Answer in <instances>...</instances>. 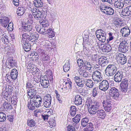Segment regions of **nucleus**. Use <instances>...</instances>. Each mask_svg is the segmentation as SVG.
<instances>
[{"instance_id": "f257e3e1", "label": "nucleus", "mask_w": 131, "mask_h": 131, "mask_svg": "<svg viewBox=\"0 0 131 131\" xmlns=\"http://www.w3.org/2000/svg\"><path fill=\"white\" fill-rule=\"evenodd\" d=\"M116 71L117 68L114 64L109 65L105 70L106 74L108 77L113 76Z\"/></svg>"}, {"instance_id": "f03ea898", "label": "nucleus", "mask_w": 131, "mask_h": 131, "mask_svg": "<svg viewBox=\"0 0 131 131\" xmlns=\"http://www.w3.org/2000/svg\"><path fill=\"white\" fill-rule=\"evenodd\" d=\"M112 100L110 99H107L104 100L102 103L104 110L106 112L112 111Z\"/></svg>"}, {"instance_id": "7ed1b4c3", "label": "nucleus", "mask_w": 131, "mask_h": 131, "mask_svg": "<svg viewBox=\"0 0 131 131\" xmlns=\"http://www.w3.org/2000/svg\"><path fill=\"white\" fill-rule=\"evenodd\" d=\"M116 59L118 62L121 64L124 65L127 62V58L124 54L121 53H116Z\"/></svg>"}, {"instance_id": "20e7f679", "label": "nucleus", "mask_w": 131, "mask_h": 131, "mask_svg": "<svg viewBox=\"0 0 131 131\" xmlns=\"http://www.w3.org/2000/svg\"><path fill=\"white\" fill-rule=\"evenodd\" d=\"M128 44L126 41L124 40L120 43L118 47V50L120 52L124 53L128 51Z\"/></svg>"}, {"instance_id": "39448f33", "label": "nucleus", "mask_w": 131, "mask_h": 131, "mask_svg": "<svg viewBox=\"0 0 131 131\" xmlns=\"http://www.w3.org/2000/svg\"><path fill=\"white\" fill-rule=\"evenodd\" d=\"M94 103V105H92L88 109V112L90 114L94 115L96 114L97 111L99 109V104L97 102H95Z\"/></svg>"}, {"instance_id": "423d86ee", "label": "nucleus", "mask_w": 131, "mask_h": 131, "mask_svg": "<svg viewBox=\"0 0 131 131\" xmlns=\"http://www.w3.org/2000/svg\"><path fill=\"white\" fill-rule=\"evenodd\" d=\"M43 105L47 108L50 107L51 106V96L49 94H47L44 96L43 98Z\"/></svg>"}, {"instance_id": "0eeeda50", "label": "nucleus", "mask_w": 131, "mask_h": 131, "mask_svg": "<svg viewBox=\"0 0 131 131\" xmlns=\"http://www.w3.org/2000/svg\"><path fill=\"white\" fill-rule=\"evenodd\" d=\"M92 79L96 83L100 82L102 80L101 73L96 71L93 72L92 75Z\"/></svg>"}, {"instance_id": "6e6552de", "label": "nucleus", "mask_w": 131, "mask_h": 131, "mask_svg": "<svg viewBox=\"0 0 131 131\" xmlns=\"http://www.w3.org/2000/svg\"><path fill=\"white\" fill-rule=\"evenodd\" d=\"M99 89L103 91H106L109 88V84L106 80H103L99 83Z\"/></svg>"}, {"instance_id": "1a4fd4ad", "label": "nucleus", "mask_w": 131, "mask_h": 131, "mask_svg": "<svg viewBox=\"0 0 131 131\" xmlns=\"http://www.w3.org/2000/svg\"><path fill=\"white\" fill-rule=\"evenodd\" d=\"M109 94L114 99L117 98L119 95V92L117 88L115 87H112L110 89Z\"/></svg>"}, {"instance_id": "9d476101", "label": "nucleus", "mask_w": 131, "mask_h": 131, "mask_svg": "<svg viewBox=\"0 0 131 131\" xmlns=\"http://www.w3.org/2000/svg\"><path fill=\"white\" fill-rule=\"evenodd\" d=\"M128 84V81L126 79H124L122 81L120 84L121 90L122 92L125 93L127 92Z\"/></svg>"}, {"instance_id": "9b49d317", "label": "nucleus", "mask_w": 131, "mask_h": 131, "mask_svg": "<svg viewBox=\"0 0 131 131\" xmlns=\"http://www.w3.org/2000/svg\"><path fill=\"white\" fill-rule=\"evenodd\" d=\"M30 16L29 15L30 19L28 20V24H25V26H23L22 27L23 29L22 30L21 29V31L23 30V32L25 30L29 31L32 30V26L31 24L33 23V21L32 20V18H30Z\"/></svg>"}, {"instance_id": "f8f14e48", "label": "nucleus", "mask_w": 131, "mask_h": 131, "mask_svg": "<svg viewBox=\"0 0 131 131\" xmlns=\"http://www.w3.org/2000/svg\"><path fill=\"white\" fill-rule=\"evenodd\" d=\"M37 88L36 87L32 89H29L27 90V93L29 98L31 99L36 97L37 95L36 94L37 93Z\"/></svg>"}, {"instance_id": "ddd939ff", "label": "nucleus", "mask_w": 131, "mask_h": 131, "mask_svg": "<svg viewBox=\"0 0 131 131\" xmlns=\"http://www.w3.org/2000/svg\"><path fill=\"white\" fill-rule=\"evenodd\" d=\"M32 100L33 101H34V104H35L37 107L41 106L42 104V98L41 96L40 95H37L36 97H35L34 99H33Z\"/></svg>"}, {"instance_id": "4468645a", "label": "nucleus", "mask_w": 131, "mask_h": 131, "mask_svg": "<svg viewBox=\"0 0 131 131\" xmlns=\"http://www.w3.org/2000/svg\"><path fill=\"white\" fill-rule=\"evenodd\" d=\"M40 82L41 86L44 88H48L50 84L48 78L46 77L45 76L43 79L40 78Z\"/></svg>"}, {"instance_id": "2eb2a0df", "label": "nucleus", "mask_w": 131, "mask_h": 131, "mask_svg": "<svg viewBox=\"0 0 131 131\" xmlns=\"http://www.w3.org/2000/svg\"><path fill=\"white\" fill-rule=\"evenodd\" d=\"M6 64L8 68H10L16 65L15 60L11 58H9L7 60Z\"/></svg>"}, {"instance_id": "dca6fc26", "label": "nucleus", "mask_w": 131, "mask_h": 131, "mask_svg": "<svg viewBox=\"0 0 131 131\" xmlns=\"http://www.w3.org/2000/svg\"><path fill=\"white\" fill-rule=\"evenodd\" d=\"M123 76V72L118 71L114 75V80L116 82L119 83L121 81Z\"/></svg>"}, {"instance_id": "f3484780", "label": "nucleus", "mask_w": 131, "mask_h": 131, "mask_svg": "<svg viewBox=\"0 0 131 131\" xmlns=\"http://www.w3.org/2000/svg\"><path fill=\"white\" fill-rule=\"evenodd\" d=\"M9 22V19L8 17L3 16H2L1 18L0 19V23L3 27H6Z\"/></svg>"}, {"instance_id": "a211bd4d", "label": "nucleus", "mask_w": 131, "mask_h": 131, "mask_svg": "<svg viewBox=\"0 0 131 131\" xmlns=\"http://www.w3.org/2000/svg\"><path fill=\"white\" fill-rule=\"evenodd\" d=\"M114 6L116 8L121 9L123 7H125L123 0H117L114 2Z\"/></svg>"}, {"instance_id": "6ab92c4d", "label": "nucleus", "mask_w": 131, "mask_h": 131, "mask_svg": "<svg viewBox=\"0 0 131 131\" xmlns=\"http://www.w3.org/2000/svg\"><path fill=\"white\" fill-rule=\"evenodd\" d=\"M121 14L124 16H128L131 14V6H128L124 9L121 12Z\"/></svg>"}, {"instance_id": "aec40b11", "label": "nucleus", "mask_w": 131, "mask_h": 131, "mask_svg": "<svg viewBox=\"0 0 131 131\" xmlns=\"http://www.w3.org/2000/svg\"><path fill=\"white\" fill-rule=\"evenodd\" d=\"M120 32L123 37H127L129 35L130 31L128 27H125L121 29Z\"/></svg>"}, {"instance_id": "412c9836", "label": "nucleus", "mask_w": 131, "mask_h": 131, "mask_svg": "<svg viewBox=\"0 0 131 131\" xmlns=\"http://www.w3.org/2000/svg\"><path fill=\"white\" fill-rule=\"evenodd\" d=\"M42 28H40L38 32L40 34L45 35L46 34L47 28L49 26L48 24H43L42 25Z\"/></svg>"}, {"instance_id": "4be33fe9", "label": "nucleus", "mask_w": 131, "mask_h": 131, "mask_svg": "<svg viewBox=\"0 0 131 131\" xmlns=\"http://www.w3.org/2000/svg\"><path fill=\"white\" fill-rule=\"evenodd\" d=\"M19 30L20 33L22 35V38L23 40L25 41V42H29L30 35H29L27 33H24L23 34V30L21 31V29L20 28H19Z\"/></svg>"}, {"instance_id": "5701e85b", "label": "nucleus", "mask_w": 131, "mask_h": 131, "mask_svg": "<svg viewBox=\"0 0 131 131\" xmlns=\"http://www.w3.org/2000/svg\"><path fill=\"white\" fill-rule=\"evenodd\" d=\"M106 115V114L104 110L99 109L96 114L97 117L102 119H104L105 118Z\"/></svg>"}, {"instance_id": "b1692460", "label": "nucleus", "mask_w": 131, "mask_h": 131, "mask_svg": "<svg viewBox=\"0 0 131 131\" xmlns=\"http://www.w3.org/2000/svg\"><path fill=\"white\" fill-rule=\"evenodd\" d=\"M107 59L106 57H102L99 59L98 62L101 67H104L107 64Z\"/></svg>"}, {"instance_id": "393cba45", "label": "nucleus", "mask_w": 131, "mask_h": 131, "mask_svg": "<svg viewBox=\"0 0 131 131\" xmlns=\"http://www.w3.org/2000/svg\"><path fill=\"white\" fill-rule=\"evenodd\" d=\"M103 47H100V49L102 51L108 52H110L112 49V47L110 45L104 44L102 45Z\"/></svg>"}, {"instance_id": "a878e982", "label": "nucleus", "mask_w": 131, "mask_h": 131, "mask_svg": "<svg viewBox=\"0 0 131 131\" xmlns=\"http://www.w3.org/2000/svg\"><path fill=\"white\" fill-rule=\"evenodd\" d=\"M13 107L8 102L5 101L3 104V106L1 108V110L5 111H7L12 109Z\"/></svg>"}, {"instance_id": "bb28decb", "label": "nucleus", "mask_w": 131, "mask_h": 131, "mask_svg": "<svg viewBox=\"0 0 131 131\" xmlns=\"http://www.w3.org/2000/svg\"><path fill=\"white\" fill-rule=\"evenodd\" d=\"M30 34L29 41L32 42L33 43L35 42V41L37 40L39 38V35L36 33H31Z\"/></svg>"}, {"instance_id": "cd10ccee", "label": "nucleus", "mask_w": 131, "mask_h": 131, "mask_svg": "<svg viewBox=\"0 0 131 131\" xmlns=\"http://www.w3.org/2000/svg\"><path fill=\"white\" fill-rule=\"evenodd\" d=\"M66 85H67L69 86V88H68L67 87H63L62 88V90L63 91L62 92H64L65 93H67L69 92L70 90H71V89L72 87V82L71 81H68V82H66L65 83Z\"/></svg>"}, {"instance_id": "c85d7f7f", "label": "nucleus", "mask_w": 131, "mask_h": 131, "mask_svg": "<svg viewBox=\"0 0 131 131\" xmlns=\"http://www.w3.org/2000/svg\"><path fill=\"white\" fill-rule=\"evenodd\" d=\"M18 73L17 70L15 69H14L11 70L10 72V79L15 80L17 77Z\"/></svg>"}, {"instance_id": "c756f323", "label": "nucleus", "mask_w": 131, "mask_h": 131, "mask_svg": "<svg viewBox=\"0 0 131 131\" xmlns=\"http://www.w3.org/2000/svg\"><path fill=\"white\" fill-rule=\"evenodd\" d=\"M74 103L77 105H79L82 104V99L80 95H77L75 97Z\"/></svg>"}, {"instance_id": "7c9ffc66", "label": "nucleus", "mask_w": 131, "mask_h": 131, "mask_svg": "<svg viewBox=\"0 0 131 131\" xmlns=\"http://www.w3.org/2000/svg\"><path fill=\"white\" fill-rule=\"evenodd\" d=\"M27 42H24L23 44V47L24 50L26 52L29 51L31 49V45L30 43Z\"/></svg>"}, {"instance_id": "2f4dec72", "label": "nucleus", "mask_w": 131, "mask_h": 131, "mask_svg": "<svg viewBox=\"0 0 131 131\" xmlns=\"http://www.w3.org/2000/svg\"><path fill=\"white\" fill-rule=\"evenodd\" d=\"M2 36L1 38V40L4 43L7 44L10 41V40L9 39V37L3 34L2 35Z\"/></svg>"}, {"instance_id": "473e14b6", "label": "nucleus", "mask_w": 131, "mask_h": 131, "mask_svg": "<svg viewBox=\"0 0 131 131\" xmlns=\"http://www.w3.org/2000/svg\"><path fill=\"white\" fill-rule=\"evenodd\" d=\"M25 10L26 8L25 7H18L17 11V15L18 16L22 15L24 13Z\"/></svg>"}, {"instance_id": "72a5a7b5", "label": "nucleus", "mask_w": 131, "mask_h": 131, "mask_svg": "<svg viewBox=\"0 0 131 131\" xmlns=\"http://www.w3.org/2000/svg\"><path fill=\"white\" fill-rule=\"evenodd\" d=\"M105 10L106 11L104 12V13L106 15H112L114 13L113 9L111 7L108 6Z\"/></svg>"}, {"instance_id": "f704fd0d", "label": "nucleus", "mask_w": 131, "mask_h": 131, "mask_svg": "<svg viewBox=\"0 0 131 131\" xmlns=\"http://www.w3.org/2000/svg\"><path fill=\"white\" fill-rule=\"evenodd\" d=\"M85 85L88 87L90 88H92L93 85V81L90 79H85Z\"/></svg>"}, {"instance_id": "c9c22d12", "label": "nucleus", "mask_w": 131, "mask_h": 131, "mask_svg": "<svg viewBox=\"0 0 131 131\" xmlns=\"http://www.w3.org/2000/svg\"><path fill=\"white\" fill-rule=\"evenodd\" d=\"M86 127L84 129V131H92L93 130L94 127L93 124L89 123Z\"/></svg>"}, {"instance_id": "e433bc0d", "label": "nucleus", "mask_w": 131, "mask_h": 131, "mask_svg": "<svg viewBox=\"0 0 131 131\" xmlns=\"http://www.w3.org/2000/svg\"><path fill=\"white\" fill-rule=\"evenodd\" d=\"M3 90H5L9 93L11 94V92L14 89L13 87L11 85H8V86L5 85L3 86Z\"/></svg>"}, {"instance_id": "4c0bfd02", "label": "nucleus", "mask_w": 131, "mask_h": 131, "mask_svg": "<svg viewBox=\"0 0 131 131\" xmlns=\"http://www.w3.org/2000/svg\"><path fill=\"white\" fill-rule=\"evenodd\" d=\"M36 124L35 121L33 119H28L27 121V124L28 126L31 127L34 126Z\"/></svg>"}, {"instance_id": "58836bf2", "label": "nucleus", "mask_w": 131, "mask_h": 131, "mask_svg": "<svg viewBox=\"0 0 131 131\" xmlns=\"http://www.w3.org/2000/svg\"><path fill=\"white\" fill-rule=\"evenodd\" d=\"M34 101L32 100H31L30 102H28V108L30 110H34L36 106L34 102Z\"/></svg>"}, {"instance_id": "ea45409f", "label": "nucleus", "mask_w": 131, "mask_h": 131, "mask_svg": "<svg viewBox=\"0 0 131 131\" xmlns=\"http://www.w3.org/2000/svg\"><path fill=\"white\" fill-rule=\"evenodd\" d=\"M108 6L104 5L103 4H102L101 3L97 7L99 8L100 10L102 12L104 13V12L106 11V9L107 8Z\"/></svg>"}, {"instance_id": "a19ab883", "label": "nucleus", "mask_w": 131, "mask_h": 131, "mask_svg": "<svg viewBox=\"0 0 131 131\" xmlns=\"http://www.w3.org/2000/svg\"><path fill=\"white\" fill-rule=\"evenodd\" d=\"M89 119L87 118H83L82 120L81 125L83 127H85L89 124Z\"/></svg>"}, {"instance_id": "79ce46f5", "label": "nucleus", "mask_w": 131, "mask_h": 131, "mask_svg": "<svg viewBox=\"0 0 131 131\" xmlns=\"http://www.w3.org/2000/svg\"><path fill=\"white\" fill-rule=\"evenodd\" d=\"M45 51L43 49H39L38 50L36 51V52L34 53V55L36 56L37 55L39 56H40L43 54H45Z\"/></svg>"}, {"instance_id": "37998d69", "label": "nucleus", "mask_w": 131, "mask_h": 131, "mask_svg": "<svg viewBox=\"0 0 131 131\" xmlns=\"http://www.w3.org/2000/svg\"><path fill=\"white\" fill-rule=\"evenodd\" d=\"M46 34H47L49 36V37L52 38L55 36L54 32L51 28H47Z\"/></svg>"}, {"instance_id": "c03bdc74", "label": "nucleus", "mask_w": 131, "mask_h": 131, "mask_svg": "<svg viewBox=\"0 0 131 131\" xmlns=\"http://www.w3.org/2000/svg\"><path fill=\"white\" fill-rule=\"evenodd\" d=\"M76 108L75 106H72L70 107V113L72 116L75 115L77 112Z\"/></svg>"}, {"instance_id": "a18cd8bd", "label": "nucleus", "mask_w": 131, "mask_h": 131, "mask_svg": "<svg viewBox=\"0 0 131 131\" xmlns=\"http://www.w3.org/2000/svg\"><path fill=\"white\" fill-rule=\"evenodd\" d=\"M88 37V36L86 35L83 38V43H84L85 44H86L88 45H90L91 44V40L90 39H89Z\"/></svg>"}, {"instance_id": "49530a36", "label": "nucleus", "mask_w": 131, "mask_h": 131, "mask_svg": "<svg viewBox=\"0 0 131 131\" xmlns=\"http://www.w3.org/2000/svg\"><path fill=\"white\" fill-rule=\"evenodd\" d=\"M34 5L37 7H42L43 4L40 0L36 1L34 3Z\"/></svg>"}, {"instance_id": "de8ad7c7", "label": "nucleus", "mask_w": 131, "mask_h": 131, "mask_svg": "<svg viewBox=\"0 0 131 131\" xmlns=\"http://www.w3.org/2000/svg\"><path fill=\"white\" fill-rule=\"evenodd\" d=\"M81 115L80 114H77L73 118V122L76 124L79 123Z\"/></svg>"}, {"instance_id": "09e8293b", "label": "nucleus", "mask_w": 131, "mask_h": 131, "mask_svg": "<svg viewBox=\"0 0 131 131\" xmlns=\"http://www.w3.org/2000/svg\"><path fill=\"white\" fill-rule=\"evenodd\" d=\"M63 69L64 71L65 72H67L69 70L70 68V65L68 62L66 63L63 66Z\"/></svg>"}, {"instance_id": "8fccbe9b", "label": "nucleus", "mask_w": 131, "mask_h": 131, "mask_svg": "<svg viewBox=\"0 0 131 131\" xmlns=\"http://www.w3.org/2000/svg\"><path fill=\"white\" fill-rule=\"evenodd\" d=\"M6 119V114L2 112H0V122H4Z\"/></svg>"}, {"instance_id": "3c124183", "label": "nucleus", "mask_w": 131, "mask_h": 131, "mask_svg": "<svg viewBox=\"0 0 131 131\" xmlns=\"http://www.w3.org/2000/svg\"><path fill=\"white\" fill-rule=\"evenodd\" d=\"M85 80L82 79H80L78 82H77L76 84L77 86L80 87H82L84 85L85 83Z\"/></svg>"}, {"instance_id": "603ef678", "label": "nucleus", "mask_w": 131, "mask_h": 131, "mask_svg": "<svg viewBox=\"0 0 131 131\" xmlns=\"http://www.w3.org/2000/svg\"><path fill=\"white\" fill-rule=\"evenodd\" d=\"M40 59L44 61H47L49 59V58L48 55L46 54H43L40 56Z\"/></svg>"}, {"instance_id": "864d4df0", "label": "nucleus", "mask_w": 131, "mask_h": 131, "mask_svg": "<svg viewBox=\"0 0 131 131\" xmlns=\"http://www.w3.org/2000/svg\"><path fill=\"white\" fill-rule=\"evenodd\" d=\"M77 62L80 69L82 68V67L84 66L85 63V62H83L81 59H80L77 60Z\"/></svg>"}, {"instance_id": "5fc2aeb1", "label": "nucleus", "mask_w": 131, "mask_h": 131, "mask_svg": "<svg viewBox=\"0 0 131 131\" xmlns=\"http://www.w3.org/2000/svg\"><path fill=\"white\" fill-rule=\"evenodd\" d=\"M42 15V13L39 10L36 13L34 14L33 16L36 19L39 20L41 19Z\"/></svg>"}, {"instance_id": "6e6d98bb", "label": "nucleus", "mask_w": 131, "mask_h": 131, "mask_svg": "<svg viewBox=\"0 0 131 131\" xmlns=\"http://www.w3.org/2000/svg\"><path fill=\"white\" fill-rule=\"evenodd\" d=\"M100 34L101 36H106V34L105 31L102 30V29H100L99 30H97L96 32V34Z\"/></svg>"}, {"instance_id": "4d7b16f0", "label": "nucleus", "mask_w": 131, "mask_h": 131, "mask_svg": "<svg viewBox=\"0 0 131 131\" xmlns=\"http://www.w3.org/2000/svg\"><path fill=\"white\" fill-rule=\"evenodd\" d=\"M84 66L85 68L88 70H90L92 68V66L90 64L89 62H85Z\"/></svg>"}, {"instance_id": "13d9d810", "label": "nucleus", "mask_w": 131, "mask_h": 131, "mask_svg": "<svg viewBox=\"0 0 131 131\" xmlns=\"http://www.w3.org/2000/svg\"><path fill=\"white\" fill-rule=\"evenodd\" d=\"M98 89L97 88H95L92 91V96L93 97H95L97 95L98 93H97V91Z\"/></svg>"}, {"instance_id": "bf43d9fd", "label": "nucleus", "mask_w": 131, "mask_h": 131, "mask_svg": "<svg viewBox=\"0 0 131 131\" xmlns=\"http://www.w3.org/2000/svg\"><path fill=\"white\" fill-rule=\"evenodd\" d=\"M17 100L16 97H12L11 99V103L14 105H16L17 104Z\"/></svg>"}, {"instance_id": "052dcab7", "label": "nucleus", "mask_w": 131, "mask_h": 131, "mask_svg": "<svg viewBox=\"0 0 131 131\" xmlns=\"http://www.w3.org/2000/svg\"><path fill=\"white\" fill-rule=\"evenodd\" d=\"M9 94H10V93H8L5 90H3V89L2 94L3 96L5 97H7Z\"/></svg>"}, {"instance_id": "680f3d73", "label": "nucleus", "mask_w": 131, "mask_h": 131, "mask_svg": "<svg viewBox=\"0 0 131 131\" xmlns=\"http://www.w3.org/2000/svg\"><path fill=\"white\" fill-rule=\"evenodd\" d=\"M80 75H82V76L83 78H85L89 77V76L88 74V73L86 71L84 72H83L81 73L80 72Z\"/></svg>"}, {"instance_id": "e2e57ef3", "label": "nucleus", "mask_w": 131, "mask_h": 131, "mask_svg": "<svg viewBox=\"0 0 131 131\" xmlns=\"http://www.w3.org/2000/svg\"><path fill=\"white\" fill-rule=\"evenodd\" d=\"M67 128L68 131H75V128L71 125H69Z\"/></svg>"}, {"instance_id": "0e129e2a", "label": "nucleus", "mask_w": 131, "mask_h": 131, "mask_svg": "<svg viewBox=\"0 0 131 131\" xmlns=\"http://www.w3.org/2000/svg\"><path fill=\"white\" fill-rule=\"evenodd\" d=\"M39 10L38 9H37L35 8H30V11H31L32 14L34 15Z\"/></svg>"}, {"instance_id": "69168bd1", "label": "nucleus", "mask_w": 131, "mask_h": 131, "mask_svg": "<svg viewBox=\"0 0 131 131\" xmlns=\"http://www.w3.org/2000/svg\"><path fill=\"white\" fill-rule=\"evenodd\" d=\"M26 88H31L32 87V85L30 81H28L26 84Z\"/></svg>"}, {"instance_id": "338daca9", "label": "nucleus", "mask_w": 131, "mask_h": 131, "mask_svg": "<svg viewBox=\"0 0 131 131\" xmlns=\"http://www.w3.org/2000/svg\"><path fill=\"white\" fill-rule=\"evenodd\" d=\"M100 0H93V3L98 6L101 3V2H100Z\"/></svg>"}, {"instance_id": "774afa93", "label": "nucleus", "mask_w": 131, "mask_h": 131, "mask_svg": "<svg viewBox=\"0 0 131 131\" xmlns=\"http://www.w3.org/2000/svg\"><path fill=\"white\" fill-rule=\"evenodd\" d=\"M13 4L16 6H17L19 4V0H12Z\"/></svg>"}]
</instances>
